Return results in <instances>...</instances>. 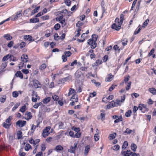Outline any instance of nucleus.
Returning <instances> with one entry per match:
<instances>
[{"instance_id": "4be33fe9", "label": "nucleus", "mask_w": 156, "mask_h": 156, "mask_svg": "<svg viewBox=\"0 0 156 156\" xmlns=\"http://www.w3.org/2000/svg\"><path fill=\"white\" fill-rule=\"evenodd\" d=\"M84 23H83L79 21L76 23V27H78V29H79L80 28V29H81V27L84 25Z\"/></svg>"}, {"instance_id": "39448f33", "label": "nucleus", "mask_w": 156, "mask_h": 156, "mask_svg": "<svg viewBox=\"0 0 156 156\" xmlns=\"http://www.w3.org/2000/svg\"><path fill=\"white\" fill-rule=\"evenodd\" d=\"M139 109L143 113H145L148 111L147 105L143 104H140L138 106Z\"/></svg>"}, {"instance_id": "412c9836", "label": "nucleus", "mask_w": 156, "mask_h": 156, "mask_svg": "<svg viewBox=\"0 0 156 156\" xmlns=\"http://www.w3.org/2000/svg\"><path fill=\"white\" fill-rule=\"evenodd\" d=\"M15 76L17 77H19L20 79L23 78V75L20 71H18L15 74Z\"/></svg>"}, {"instance_id": "49530a36", "label": "nucleus", "mask_w": 156, "mask_h": 156, "mask_svg": "<svg viewBox=\"0 0 156 156\" xmlns=\"http://www.w3.org/2000/svg\"><path fill=\"white\" fill-rule=\"evenodd\" d=\"M52 98L54 101H57L59 98L58 96L56 94H53L52 95Z\"/></svg>"}, {"instance_id": "ddd939ff", "label": "nucleus", "mask_w": 156, "mask_h": 156, "mask_svg": "<svg viewBox=\"0 0 156 156\" xmlns=\"http://www.w3.org/2000/svg\"><path fill=\"white\" fill-rule=\"evenodd\" d=\"M33 83L34 86L36 88H41L42 87L41 84L38 80H33Z\"/></svg>"}, {"instance_id": "a18cd8bd", "label": "nucleus", "mask_w": 156, "mask_h": 156, "mask_svg": "<svg viewBox=\"0 0 156 156\" xmlns=\"http://www.w3.org/2000/svg\"><path fill=\"white\" fill-rule=\"evenodd\" d=\"M63 78L66 82H68L72 79V76L71 75H69L67 77Z\"/></svg>"}, {"instance_id": "09e8293b", "label": "nucleus", "mask_w": 156, "mask_h": 156, "mask_svg": "<svg viewBox=\"0 0 156 156\" xmlns=\"http://www.w3.org/2000/svg\"><path fill=\"white\" fill-rule=\"evenodd\" d=\"M130 78V76L129 75H127L124 77V81L125 83H127V82L129 81Z\"/></svg>"}, {"instance_id": "f03ea898", "label": "nucleus", "mask_w": 156, "mask_h": 156, "mask_svg": "<svg viewBox=\"0 0 156 156\" xmlns=\"http://www.w3.org/2000/svg\"><path fill=\"white\" fill-rule=\"evenodd\" d=\"M28 55L26 54H23L21 58V62L19 64L20 69H22L23 66L26 67L27 63L28 61Z\"/></svg>"}, {"instance_id": "a19ab883", "label": "nucleus", "mask_w": 156, "mask_h": 156, "mask_svg": "<svg viewBox=\"0 0 156 156\" xmlns=\"http://www.w3.org/2000/svg\"><path fill=\"white\" fill-rule=\"evenodd\" d=\"M47 67V65L45 63L42 64L40 66L39 69L40 70H43L44 69Z\"/></svg>"}, {"instance_id": "37998d69", "label": "nucleus", "mask_w": 156, "mask_h": 156, "mask_svg": "<svg viewBox=\"0 0 156 156\" xmlns=\"http://www.w3.org/2000/svg\"><path fill=\"white\" fill-rule=\"evenodd\" d=\"M41 18L43 20H49V19L50 17L48 15H47L41 16Z\"/></svg>"}, {"instance_id": "6e6552de", "label": "nucleus", "mask_w": 156, "mask_h": 156, "mask_svg": "<svg viewBox=\"0 0 156 156\" xmlns=\"http://www.w3.org/2000/svg\"><path fill=\"white\" fill-rule=\"evenodd\" d=\"M40 141V140L39 139H36L35 140H34L33 138L31 137L29 140V142L31 144H33V146L34 147L35 146L38 145V143Z\"/></svg>"}, {"instance_id": "e2e57ef3", "label": "nucleus", "mask_w": 156, "mask_h": 156, "mask_svg": "<svg viewBox=\"0 0 156 156\" xmlns=\"http://www.w3.org/2000/svg\"><path fill=\"white\" fill-rule=\"evenodd\" d=\"M60 27V24L57 23L55 25L54 28L55 30H58L59 29Z\"/></svg>"}, {"instance_id": "5701e85b", "label": "nucleus", "mask_w": 156, "mask_h": 156, "mask_svg": "<svg viewBox=\"0 0 156 156\" xmlns=\"http://www.w3.org/2000/svg\"><path fill=\"white\" fill-rule=\"evenodd\" d=\"M75 90L73 88H70L69 90V92L68 93V96H69L73 94H75Z\"/></svg>"}, {"instance_id": "5fc2aeb1", "label": "nucleus", "mask_w": 156, "mask_h": 156, "mask_svg": "<svg viewBox=\"0 0 156 156\" xmlns=\"http://www.w3.org/2000/svg\"><path fill=\"white\" fill-rule=\"evenodd\" d=\"M81 135V133L80 131L77 132L75 134H74V138L76 137L77 138H80Z\"/></svg>"}, {"instance_id": "9d476101", "label": "nucleus", "mask_w": 156, "mask_h": 156, "mask_svg": "<svg viewBox=\"0 0 156 156\" xmlns=\"http://www.w3.org/2000/svg\"><path fill=\"white\" fill-rule=\"evenodd\" d=\"M124 16L122 14H121L120 16V20L119 18L117 17L115 19V23H120L122 24L123 22Z\"/></svg>"}, {"instance_id": "b1692460", "label": "nucleus", "mask_w": 156, "mask_h": 156, "mask_svg": "<svg viewBox=\"0 0 156 156\" xmlns=\"http://www.w3.org/2000/svg\"><path fill=\"white\" fill-rule=\"evenodd\" d=\"M90 150V146L88 145L86 146L85 147V152L84 154L85 155H87L89 152Z\"/></svg>"}, {"instance_id": "052dcab7", "label": "nucleus", "mask_w": 156, "mask_h": 156, "mask_svg": "<svg viewBox=\"0 0 156 156\" xmlns=\"http://www.w3.org/2000/svg\"><path fill=\"white\" fill-rule=\"evenodd\" d=\"M66 82L65 81V80L64 79V78L60 79L58 81V84H64Z\"/></svg>"}, {"instance_id": "2eb2a0df", "label": "nucleus", "mask_w": 156, "mask_h": 156, "mask_svg": "<svg viewBox=\"0 0 156 156\" xmlns=\"http://www.w3.org/2000/svg\"><path fill=\"white\" fill-rule=\"evenodd\" d=\"M26 123L25 121H22L21 120H19L16 122V125L20 127H22L24 126Z\"/></svg>"}, {"instance_id": "4468645a", "label": "nucleus", "mask_w": 156, "mask_h": 156, "mask_svg": "<svg viewBox=\"0 0 156 156\" xmlns=\"http://www.w3.org/2000/svg\"><path fill=\"white\" fill-rule=\"evenodd\" d=\"M114 96L113 95H109L108 97H103L102 99V101L105 103L109 101L110 100H111L113 98Z\"/></svg>"}, {"instance_id": "c9c22d12", "label": "nucleus", "mask_w": 156, "mask_h": 156, "mask_svg": "<svg viewBox=\"0 0 156 156\" xmlns=\"http://www.w3.org/2000/svg\"><path fill=\"white\" fill-rule=\"evenodd\" d=\"M102 63V61L101 60L98 59L97 60L95 63L94 64V66H97L101 64Z\"/></svg>"}, {"instance_id": "473e14b6", "label": "nucleus", "mask_w": 156, "mask_h": 156, "mask_svg": "<svg viewBox=\"0 0 156 156\" xmlns=\"http://www.w3.org/2000/svg\"><path fill=\"white\" fill-rule=\"evenodd\" d=\"M141 1H142V0H138V2H137V3L136 6V9H135L136 11L137 12L139 10L140 7V4H141Z\"/></svg>"}, {"instance_id": "393cba45", "label": "nucleus", "mask_w": 156, "mask_h": 156, "mask_svg": "<svg viewBox=\"0 0 156 156\" xmlns=\"http://www.w3.org/2000/svg\"><path fill=\"white\" fill-rule=\"evenodd\" d=\"M116 136V133H114L112 134H110L108 137V138L110 140H112L115 138Z\"/></svg>"}, {"instance_id": "de8ad7c7", "label": "nucleus", "mask_w": 156, "mask_h": 156, "mask_svg": "<svg viewBox=\"0 0 156 156\" xmlns=\"http://www.w3.org/2000/svg\"><path fill=\"white\" fill-rule=\"evenodd\" d=\"M131 84V81H129L127 83V85L126 87V90H128L130 89Z\"/></svg>"}, {"instance_id": "f704fd0d", "label": "nucleus", "mask_w": 156, "mask_h": 156, "mask_svg": "<svg viewBox=\"0 0 156 156\" xmlns=\"http://www.w3.org/2000/svg\"><path fill=\"white\" fill-rule=\"evenodd\" d=\"M3 37L5 38V39L8 40H10L12 39V37L9 34H5L3 36Z\"/></svg>"}, {"instance_id": "72a5a7b5", "label": "nucleus", "mask_w": 156, "mask_h": 156, "mask_svg": "<svg viewBox=\"0 0 156 156\" xmlns=\"http://www.w3.org/2000/svg\"><path fill=\"white\" fill-rule=\"evenodd\" d=\"M131 150L134 152L136 151L137 147L136 144L134 143H132L131 146Z\"/></svg>"}, {"instance_id": "423d86ee", "label": "nucleus", "mask_w": 156, "mask_h": 156, "mask_svg": "<svg viewBox=\"0 0 156 156\" xmlns=\"http://www.w3.org/2000/svg\"><path fill=\"white\" fill-rule=\"evenodd\" d=\"M78 143V142H75L73 144V146H71L70 148L68 150V152L71 153L75 154Z\"/></svg>"}, {"instance_id": "6ab92c4d", "label": "nucleus", "mask_w": 156, "mask_h": 156, "mask_svg": "<svg viewBox=\"0 0 156 156\" xmlns=\"http://www.w3.org/2000/svg\"><path fill=\"white\" fill-rule=\"evenodd\" d=\"M101 112L100 114V117L101 118V120L103 121L105 119V111L103 110H101L100 111Z\"/></svg>"}, {"instance_id": "13d9d810", "label": "nucleus", "mask_w": 156, "mask_h": 156, "mask_svg": "<svg viewBox=\"0 0 156 156\" xmlns=\"http://www.w3.org/2000/svg\"><path fill=\"white\" fill-rule=\"evenodd\" d=\"M64 2L68 6H70L71 3V1L70 0H65Z\"/></svg>"}, {"instance_id": "79ce46f5", "label": "nucleus", "mask_w": 156, "mask_h": 156, "mask_svg": "<svg viewBox=\"0 0 156 156\" xmlns=\"http://www.w3.org/2000/svg\"><path fill=\"white\" fill-rule=\"evenodd\" d=\"M23 148H21L19 152V155L20 156H25L26 153L24 152H23Z\"/></svg>"}, {"instance_id": "7ed1b4c3", "label": "nucleus", "mask_w": 156, "mask_h": 156, "mask_svg": "<svg viewBox=\"0 0 156 156\" xmlns=\"http://www.w3.org/2000/svg\"><path fill=\"white\" fill-rule=\"evenodd\" d=\"M75 77L76 82H79L83 80L84 79V74L80 70H77L75 73Z\"/></svg>"}, {"instance_id": "69168bd1", "label": "nucleus", "mask_w": 156, "mask_h": 156, "mask_svg": "<svg viewBox=\"0 0 156 156\" xmlns=\"http://www.w3.org/2000/svg\"><path fill=\"white\" fill-rule=\"evenodd\" d=\"M119 148L120 146L118 144H116L114 145L113 147V150L115 151L118 150L119 149Z\"/></svg>"}, {"instance_id": "4d7b16f0", "label": "nucleus", "mask_w": 156, "mask_h": 156, "mask_svg": "<svg viewBox=\"0 0 156 156\" xmlns=\"http://www.w3.org/2000/svg\"><path fill=\"white\" fill-rule=\"evenodd\" d=\"M26 43L22 41L20 44V49H22L26 46Z\"/></svg>"}, {"instance_id": "680f3d73", "label": "nucleus", "mask_w": 156, "mask_h": 156, "mask_svg": "<svg viewBox=\"0 0 156 156\" xmlns=\"http://www.w3.org/2000/svg\"><path fill=\"white\" fill-rule=\"evenodd\" d=\"M36 127L33 124L31 128V133L33 134L34 131H35Z\"/></svg>"}, {"instance_id": "1a4fd4ad", "label": "nucleus", "mask_w": 156, "mask_h": 156, "mask_svg": "<svg viewBox=\"0 0 156 156\" xmlns=\"http://www.w3.org/2000/svg\"><path fill=\"white\" fill-rule=\"evenodd\" d=\"M23 38L25 41H28L29 43L34 41L35 40L33 38L32 36L30 35H24L23 36Z\"/></svg>"}, {"instance_id": "2f4dec72", "label": "nucleus", "mask_w": 156, "mask_h": 156, "mask_svg": "<svg viewBox=\"0 0 156 156\" xmlns=\"http://www.w3.org/2000/svg\"><path fill=\"white\" fill-rule=\"evenodd\" d=\"M51 100L50 97H48L46 98L43 100V102L45 104L48 103Z\"/></svg>"}, {"instance_id": "8fccbe9b", "label": "nucleus", "mask_w": 156, "mask_h": 156, "mask_svg": "<svg viewBox=\"0 0 156 156\" xmlns=\"http://www.w3.org/2000/svg\"><path fill=\"white\" fill-rule=\"evenodd\" d=\"M113 48L115 51H117L119 52H120V49L117 45H115L114 46Z\"/></svg>"}, {"instance_id": "603ef678", "label": "nucleus", "mask_w": 156, "mask_h": 156, "mask_svg": "<svg viewBox=\"0 0 156 156\" xmlns=\"http://www.w3.org/2000/svg\"><path fill=\"white\" fill-rule=\"evenodd\" d=\"M41 151H45L46 149V146L44 144H42L41 145Z\"/></svg>"}, {"instance_id": "e433bc0d", "label": "nucleus", "mask_w": 156, "mask_h": 156, "mask_svg": "<svg viewBox=\"0 0 156 156\" xmlns=\"http://www.w3.org/2000/svg\"><path fill=\"white\" fill-rule=\"evenodd\" d=\"M17 138L18 139H21L22 137V132L20 130H19L17 133Z\"/></svg>"}, {"instance_id": "f257e3e1", "label": "nucleus", "mask_w": 156, "mask_h": 156, "mask_svg": "<svg viewBox=\"0 0 156 156\" xmlns=\"http://www.w3.org/2000/svg\"><path fill=\"white\" fill-rule=\"evenodd\" d=\"M98 38V36L96 34H93L91 36V38L87 41V44L90 45V48L92 49H94L97 46L96 41Z\"/></svg>"}, {"instance_id": "338daca9", "label": "nucleus", "mask_w": 156, "mask_h": 156, "mask_svg": "<svg viewBox=\"0 0 156 156\" xmlns=\"http://www.w3.org/2000/svg\"><path fill=\"white\" fill-rule=\"evenodd\" d=\"M122 41V44L123 46H124L127 45L128 41L125 38L123 39Z\"/></svg>"}, {"instance_id": "ea45409f", "label": "nucleus", "mask_w": 156, "mask_h": 156, "mask_svg": "<svg viewBox=\"0 0 156 156\" xmlns=\"http://www.w3.org/2000/svg\"><path fill=\"white\" fill-rule=\"evenodd\" d=\"M40 7V6H37V8H35L31 12V15H34L37 12L39 9Z\"/></svg>"}, {"instance_id": "7c9ffc66", "label": "nucleus", "mask_w": 156, "mask_h": 156, "mask_svg": "<svg viewBox=\"0 0 156 156\" xmlns=\"http://www.w3.org/2000/svg\"><path fill=\"white\" fill-rule=\"evenodd\" d=\"M11 57V55L8 54L5 56L2 59V61L3 62H5L8 60L9 58H10Z\"/></svg>"}, {"instance_id": "cd10ccee", "label": "nucleus", "mask_w": 156, "mask_h": 156, "mask_svg": "<svg viewBox=\"0 0 156 156\" xmlns=\"http://www.w3.org/2000/svg\"><path fill=\"white\" fill-rule=\"evenodd\" d=\"M32 148L31 146L29 144H27L24 147V149L26 151H28L30 149H32Z\"/></svg>"}, {"instance_id": "a211bd4d", "label": "nucleus", "mask_w": 156, "mask_h": 156, "mask_svg": "<svg viewBox=\"0 0 156 156\" xmlns=\"http://www.w3.org/2000/svg\"><path fill=\"white\" fill-rule=\"evenodd\" d=\"M115 107V104L114 103V101H111L110 104L107 105L106 106V109H109L112 108V107Z\"/></svg>"}, {"instance_id": "c03bdc74", "label": "nucleus", "mask_w": 156, "mask_h": 156, "mask_svg": "<svg viewBox=\"0 0 156 156\" xmlns=\"http://www.w3.org/2000/svg\"><path fill=\"white\" fill-rule=\"evenodd\" d=\"M128 142L127 141H125L123 143V144L122 146V149H125L126 147L128 146Z\"/></svg>"}, {"instance_id": "f8f14e48", "label": "nucleus", "mask_w": 156, "mask_h": 156, "mask_svg": "<svg viewBox=\"0 0 156 156\" xmlns=\"http://www.w3.org/2000/svg\"><path fill=\"white\" fill-rule=\"evenodd\" d=\"M32 113L28 111L26 112L24 114V118L26 120L28 121L32 118Z\"/></svg>"}, {"instance_id": "20e7f679", "label": "nucleus", "mask_w": 156, "mask_h": 156, "mask_svg": "<svg viewBox=\"0 0 156 156\" xmlns=\"http://www.w3.org/2000/svg\"><path fill=\"white\" fill-rule=\"evenodd\" d=\"M121 154L123 156H140L139 153L133 152L130 150H127L126 151H122Z\"/></svg>"}, {"instance_id": "774afa93", "label": "nucleus", "mask_w": 156, "mask_h": 156, "mask_svg": "<svg viewBox=\"0 0 156 156\" xmlns=\"http://www.w3.org/2000/svg\"><path fill=\"white\" fill-rule=\"evenodd\" d=\"M7 65V62H3L1 65V68L2 69H4L6 67Z\"/></svg>"}, {"instance_id": "0e129e2a", "label": "nucleus", "mask_w": 156, "mask_h": 156, "mask_svg": "<svg viewBox=\"0 0 156 156\" xmlns=\"http://www.w3.org/2000/svg\"><path fill=\"white\" fill-rule=\"evenodd\" d=\"M20 105V103H16V104L15 105L14 107L12 108V110L14 111L16 110Z\"/></svg>"}, {"instance_id": "6e6d98bb", "label": "nucleus", "mask_w": 156, "mask_h": 156, "mask_svg": "<svg viewBox=\"0 0 156 156\" xmlns=\"http://www.w3.org/2000/svg\"><path fill=\"white\" fill-rule=\"evenodd\" d=\"M131 113L132 112L131 110H129L126 113L125 115L126 117H128L130 116Z\"/></svg>"}, {"instance_id": "c85d7f7f", "label": "nucleus", "mask_w": 156, "mask_h": 156, "mask_svg": "<svg viewBox=\"0 0 156 156\" xmlns=\"http://www.w3.org/2000/svg\"><path fill=\"white\" fill-rule=\"evenodd\" d=\"M2 126L4 128L7 129H9L10 128V126L11 125L9 124L6 123V122H4L2 124Z\"/></svg>"}, {"instance_id": "4c0bfd02", "label": "nucleus", "mask_w": 156, "mask_h": 156, "mask_svg": "<svg viewBox=\"0 0 156 156\" xmlns=\"http://www.w3.org/2000/svg\"><path fill=\"white\" fill-rule=\"evenodd\" d=\"M122 117L121 115L120 116L118 117V118L116 119L114 121L115 123H118L122 121Z\"/></svg>"}, {"instance_id": "c756f323", "label": "nucleus", "mask_w": 156, "mask_h": 156, "mask_svg": "<svg viewBox=\"0 0 156 156\" xmlns=\"http://www.w3.org/2000/svg\"><path fill=\"white\" fill-rule=\"evenodd\" d=\"M12 119V116H9V117L6 119L5 122L6 123L9 124L11 125H12L11 121Z\"/></svg>"}, {"instance_id": "dca6fc26", "label": "nucleus", "mask_w": 156, "mask_h": 156, "mask_svg": "<svg viewBox=\"0 0 156 156\" xmlns=\"http://www.w3.org/2000/svg\"><path fill=\"white\" fill-rule=\"evenodd\" d=\"M21 12V11H19L17 12L16 15L15 16H13L12 20L13 21L15 20H16L18 18L20 17L22 15Z\"/></svg>"}, {"instance_id": "aec40b11", "label": "nucleus", "mask_w": 156, "mask_h": 156, "mask_svg": "<svg viewBox=\"0 0 156 156\" xmlns=\"http://www.w3.org/2000/svg\"><path fill=\"white\" fill-rule=\"evenodd\" d=\"M114 76L111 73H109L108 75V77L105 79V81L107 82H110L112 80Z\"/></svg>"}, {"instance_id": "a878e982", "label": "nucleus", "mask_w": 156, "mask_h": 156, "mask_svg": "<svg viewBox=\"0 0 156 156\" xmlns=\"http://www.w3.org/2000/svg\"><path fill=\"white\" fill-rule=\"evenodd\" d=\"M55 150L57 151H62L63 150V148L61 145H58L55 147Z\"/></svg>"}, {"instance_id": "864d4df0", "label": "nucleus", "mask_w": 156, "mask_h": 156, "mask_svg": "<svg viewBox=\"0 0 156 156\" xmlns=\"http://www.w3.org/2000/svg\"><path fill=\"white\" fill-rule=\"evenodd\" d=\"M64 54L67 57L70 56L72 55V53L69 51H65L64 52Z\"/></svg>"}, {"instance_id": "0eeeda50", "label": "nucleus", "mask_w": 156, "mask_h": 156, "mask_svg": "<svg viewBox=\"0 0 156 156\" xmlns=\"http://www.w3.org/2000/svg\"><path fill=\"white\" fill-rule=\"evenodd\" d=\"M51 127L50 126H48L45 127V128L43 130L42 133L43 136L45 138L46 136H48L49 134V131L51 129Z\"/></svg>"}, {"instance_id": "58836bf2", "label": "nucleus", "mask_w": 156, "mask_h": 156, "mask_svg": "<svg viewBox=\"0 0 156 156\" xmlns=\"http://www.w3.org/2000/svg\"><path fill=\"white\" fill-rule=\"evenodd\" d=\"M149 91L153 94H156V90L154 88H149L148 89Z\"/></svg>"}, {"instance_id": "9b49d317", "label": "nucleus", "mask_w": 156, "mask_h": 156, "mask_svg": "<svg viewBox=\"0 0 156 156\" xmlns=\"http://www.w3.org/2000/svg\"><path fill=\"white\" fill-rule=\"evenodd\" d=\"M118 25L116 23H113L111 25V28L117 31L119 30L121 28L122 25L120 23H117Z\"/></svg>"}, {"instance_id": "bb28decb", "label": "nucleus", "mask_w": 156, "mask_h": 156, "mask_svg": "<svg viewBox=\"0 0 156 156\" xmlns=\"http://www.w3.org/2000/svg\"><path fill=\"white\" fill-rule=\"evenodd\" d=\"M30 23H37L39 22V19L37 18H31L30 20Z\"/></svg>"}, {"instance_id": "3c124183", "label": "nucleus", "mask_w": 156, "mask_h": 156, "mask_svg": "<svg viewBox=\"0 0 156 156\" xmlns=\"http://www.w3.org/2000/svg\"><path fill=\"white\" fill-rule=\"evenodd\" d=\"M26 106L24 105L22 106L20 110V111L22 112H24L26 110Z\"/></svg>"}, {"instance_id": "bf43d9fd", "label": "nucleus", "mask_w": 156, "mask_h": 156, "mask_svg": "<svg viewBox=\"0 0 156 156\" xmlns=\"http://www.w3.org/2000/svg\"><path fill=\"white\" fill-rule=\"evenodd\" d=\"M6 99V96H3L2 97L0 98V101L2 103L4 102Z\"/></svg>"}, {"instance_id": "f3484780", "label": "nucleus", "mask_w": 156, "mask_h": 156, "mask_svg": "<svg viewBox=\"0 0 156 156\" xmlns=\"http://www.w3.org/2000/svg\"><path fill=\"white\" fill-rule=\"evenodd\" d=\"M78 95L76 94H73L71 97L70 100L74 101H75L76 102H78Z\"/></svg>"}]
</instances>
